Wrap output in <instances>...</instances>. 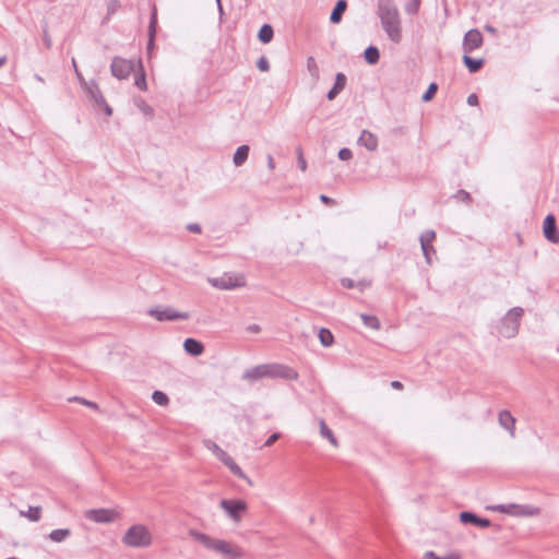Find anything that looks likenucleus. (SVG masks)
<instances>
[{"label": "nucleus", "mask_w": 559, "mask_h": 559, "mask_svg": "<svg viewBox=\"0 0 559 559\" xmlns=\"http://www.w3.org/2000/svg\"><path fill=\"white\" fill-rule=\"evenodd\" d=\"M377 15L388 37L395 44L402 40L401 17L394 0H378Z\"/></svg>", "instance_id": "nucleus-1"}, {"label": "nucleus", "mask_w": 559, "mask_h": 559, "mask_svg": "<svg viewBox=\"0 0 559 559\" xmlns=\"http://www.w3.org/2000/svg\"><path fill=\"white\" fill-rule=\"evenodd\" d=\"M194 537L205 548L219 552L226 559H237L241 556L240 549L231 543L212 538L204 533H195Z\"/></svg>", "instance_id": "nucleus-2"}, {"label": "nucleus", "mask_w": 559, "mask_h": 559, "mask_svg": "<svg viewBox=\"0 0 559 559\" xmlns=\"http://www.w3.org/2000/svg\"><path fill=\"white\" fill-rule=\"evenodd\" d=\"M524 314L521 307L511 308L500 320L498 331L506 338H512L519 333L520 322Z\"/></svg>", "instance_id": "nucleus-3"}, {"label": "nucleus", "mask_w": 559, "mask_h": 559, "mask_svg": "<svg viewBox=\"0 0 559 559\" xmlns=\"http://www.w3.org/2000/svg\"><path fill=\"white\" fill-rule=\"evenodd\" d=\"M123 542L131 547H147L152 543V537L145 526L133 525L124 534Z\"/></svg>", "instance_id": "nucleus-4"}, {"label": "nucleus", "mask_w": 559, "mask_h": 559, "mask_svg": "<svg viewBox=\"0 0 559 559\" xmlns=\"http://www.w3.org/2000/svg\"><path fill=\"white\" fill-rule=\"evenodd\" d=\"M203 443L204 447L210 450L224 465H226L234 475L240 478H246L240 466L219 445L210 439L204 440Z\"/></svg>", "instance_id": "nucleus-5"}, {"label": "nucleus", "mask_w": 559, "mask_h": 559, "mask_svg": "<svg viewBox=\"0 0 559 559\" xmlns=\"http://www.w3.org/2000/svg\"><path fill=\"white\" fill-rule=\"evenodd\" d=\"M88 97L94 102L95 106L103 108L106 116L110 117L112 115V108L106 103L105 97L103 96L102 91L99 90L96 81H88L87 86L83 88Z\"/></svg>", "instance_id": "nucleus-6"}, {"label": "nucleus", "mask_w": 559, "mask_h": 559, "mask_svg": "<svg viewBox=\"0 0 559 559\" xmlns=\"http://www.w3.org/2000/svg\"><path fill=\"white\" fill-rule=\"evenodd\" d=\"M147 313L155 318L157 321H176V320H188L190 314L188 312H181L174 310L170 307L160 309L158 307L151 308Z\"/></svg>", "instance_id": "nucleus-7"}, {"label": "nucleus", "mask_w": 559, "mask_h": 559, "mask_svg": "<svg viewBox=\"0 0 559 559\" xmlns=\"http://www.w3.org/2000/svg\"><path fill=\"white\" fill-rule=\"evenodd\" d=\"M265 378H281L285 380H296L298 373L290 367L280 364H264Z\"/></svg>", "instance_id": "nucleus-8"}, {"label": "nucleus", "mask_w": 559, "mask_h": 559, "mask_svg": "<svg viewBox=\"0 0 559 559\" xmlns=\"http://www.w3.org/2000/svg\"><path fill=\"white\" fill-rule=\"evenodd\" d=\"M209 283L218 289H234L237 287H241L245 285V281L242 276H233L228 274H224L221 277H212L209 278Z\"/></svg>", "instance_id": "nucleus-9"}, {"label": "nucleus", "mask_w": 559, "mask_h": 559, "mask_svg": "<svg viewBox=\"0 0 559 559\" xmlns=\"http://www.w3.org/2000/svg\"><path fill=\"white\" fill-rule=\"evenodd\" d=\"M133 68L132 61L119 57H115L110 66L111 74L118 80L127 79L133 71Z\"/></svg>", "instance_id": "nucleus-10"}, {"label": "nucleus", "mask_w": 559, "mask_h": 559, "mask_svg": "<svg viewBox=\"0 0 559 559\" xmlns=\"http://www.w3.org/2000/svg\"><path fill=\"white\" fill-rule=\"evenodd\" d=\"M495 511L507 513L511 515H534L538 513V509L531 506L519 504H499L491 508Z\"/></svg>", "instance_id": "nucleus-11"}, {"label": "nucleus", "mask_w": 559, "mask_h": 559, "mask_svg": "<svg viewBox=\"0 0 559 559\" xmlns=\"http://www.w3.org/2000/svg\"><path fill=\"white\" fill-rule=\"evenodd\" d=\"M436 239V233L433 230H426L420 235L419 241L423 254L427 264L432 263V254H436V250L432 246V241Z\"/></svg>", "instance_id": "nucleus-12"}, {"label": "nucleus", "mask_w": 559, "mask_h": 559, "mask_svg": "<svg viewBox=\"0 0 559 559\" xmlns=\"http://www.w3.org/2000/svg\"><path fill=\"white\" fill-rule=\"evenodd\" d=\"M221 507L226 511V513L235 521L240 520V513L247 510V503L242 500H228L223 499L221 501Z\"/></svg>", "instance_id": "nucleus-13"}, {"label": "nucleus", "mask_w": 559, "mask_h": 559, "mask_svg": "<svg viewBox=\"0 0 559 559\" xmlns=\"http://www.w3.org/2000/svg\"><path fill=\"white\" fill-rule=\"evenodd\" d=\"M483 34L478 29H469L463 38V50L465 53H469L478 49L483 45Z\"/></svg>", "instance_id": "nucleus-14"}, {"label": "nucleus", "mask_w": 559, "mask_h": 559, "mask_svg": "<svg viewBox=\"0 0 559 559\" xmlns=\"http://www.w3.org/2000/svg\"><path fill=\"white\" fill-rule=\"evenodd\" d=\"M544 237L551 243L559 242V231L557 227L556 217L554 214H548L543 223Z\"/></svg>", "instance_id": "nucleus-15"}, {"label": "nucleus", "mask_w": 559, "mask_h": 559, "mask_svg": "<svg viewBox=\"0 0 559 559\" xmlns=\"http://www.w3.org/2000/svg\"><path fill=\"white\" fill-rule=\"evenodd\" d=\"M118 513L110 509H92L88 510L85 516L96 523H110L116 520Z\"/></svg>", "instance_id": "nucleus-16"}, {"label": "nucleus", "mask_w": 559, "mask_h": 559, "mask_svg": "<svg viewBox=\"0 0 559 559\" xmlns=\"http://www.w3.org/2000/svg\"><path fill=\"white\" fill-rule=\"evenodd\" d=\"M460 521L463 524H471L478 527H489L491 525V522L489 519L480 518L476 513L471 511H463L460 513Z\"/></svg>", "instance_id": "nucleus-17"}, {"label": "nucleus", "mask_w": 559, "mask_h": 559, "mask_svg": "<svg viewBox=\"0 0 559 559\" xmlns=\"http://www.w3.org/2000/svg\"><path fill=\"white\" fill-rule=\"evenodd\" d=\"M346 75L344 73H336L335 81L331 90L326 94V98L329 100H333L336 98V96L344 90L346 85Z\"/></svg>", "instance_id": "nucleus-18"}, {"label": "nucleus", "mask_w": 559, "mask_h": 559, "mask_svg": "<svg viewBox=\"0 0 559 559\" xmlns=\"http://www.w3.org/2000/svg\"><path fill=\"white\" fill-rule=\"evenodd\" d=\"M185 350L191 356H200L204 352V345L197 338L188 337L183 342Z\"/></svg>", "instance_id": "nucleus-19"}, {"label": "nucleus", "mask_w": 559, "mask_h": 559, "mask_svg": "<svg viewBox=\"0 0 559 559\" xmlns=\"http://www.w3.org/2000/svg\"><path fill=\"white\" fill-rule=\"evenodd\" d=\"M358 144L366 147L368 151H376L378 147V138L368 130H362L358 138Z\"/></svg>", "instance_id": "nucleus-20"}, {"label": "nucleus", "mask_w": 559, "mask_h": 559, "mask_svg": "<svg viewBox=\"0 0 559 559\" xmlns=\"http://www.w3.org/2000/svg\"><path fill=\"white\" fill-rule=\"evenodd\" d=\"M156 31H157V13H156V9H153L151 16H150V24H148V41H147V52L148 53L154 49Z\"/></svg>", "instance_id": "nucleus-21"}, {"label": "nucleus", "mask_w": 559, "mask_h": 559, "mask_svg": "<svg viewBox=\"0 0 559 559\" xmlns=\"http://www.w3.org/2000/svg\"><path fill=\"white\" fill-rule=\"evenodd\" d=\"M346 9H347V1L338 0L335 3V5L330 14V22L332 24H338L342 21L343 14L345 13Z\"/></svg>", "instance_id": "nucleus-22"}, {"label": "nucleus", "mask_w": 559, "mask_h": 559, "mask_svg": "<svg viewBox=\"0 0 559 559\" xmlns=\"http://www.w3.org/2000/svg\"><path fill=\"white\" fill-rule=\"evenodd\" d=\"M250 147L247 144H242L237 147L233 156V163L236 167L242 166L248 159Z\"/></svg>", "instance_id": "nucleus-23"}, {"label": "nucleus", "mask_w": 559, "mask_h": 559, "mask_svg": "<svg viewBox=\"0 0 559 559\" xmlns=\"http://www.w3.org/2000/svg\"><path fill=\"white\" fill-rule=\"evenodd\" d=\"M262 378H265L264 365H259L251 369H247L242 374V379L249 380V381H257Z\"/></svg>", "instance_id": "nucleus-24"}, {"label": "nucleus", "mask_w": 559, "mask_h": 559, "mask_svg": "<svg viewBox=\"0 0 559 559\" xmlns=\"http://www.w3.org/2000/svg\"><path fill=\"white\" fill-rule=\"evenodd\" d=\"M463 63L471 73H476L483 68L485 60L483 58L475 59L465 53L463 56Z\"/></svg>", "instance_id": "nucleus-25"}, {"label": "nucleus", "mask_w": 559, "mask_h": 559, "mask_svg": "<svg viewBox=\"0 0 559 559\" xmlns=\"http://www.w3.org/2000/svg\"><path fill=\"white\" fill-rule=\"evenodd\" d=\"M274 37V29L271 24H263L258 32V39L262 44H269Z\"/></svg>", "instance_id": "nucleus-26"}, {"label": "nucleus", "mask_w": 559, "mask_h": 559, "mask_svg": "<svg viewBox=\"0 0 559 559\" xmlns=\"http://www.w3.org/2000/svg\"><path fill=\"white\" fill-rule=\"evenodd\" d=\"M318 337L323 347H331L335 343L333 333L326 328L319 329Z\"/></svg>", "instance_id": "nucleus-27"}, {"label": "nucleus", "mask_w": 559, "mask_h": 559, "mask_svg": "<svg viewBox=\"0 0 559 559\" xmlns=\"http://www.w3.org/2000/svg\"><path fill=\"white\" fill-rule=\"evenodd\" d=\"M364 58L367 63L373 66L378 63L380 59V51L376 46H368L364 51Z\"/></svg>", "instance_id": "nucleus-28"}, {"label": "nucleus", "mask_w": 559, "mask_h": 559, "mask_svg": "<svg viewBox=\"0 0 559 559\" xmlns=\"http://www.w3.org/2000/svg\"><path fill=\"white\" fill-rule=\"evenodd\" d=\"M320 435L328 439L333 447H337L338 442L333 431L326 426L325 421H320Z\"/></svg>", "instance_id": "nucleus-29"}, {"label": "nucleus", "mask_w": 559, "mask_h": 559, "mask_svg": "<svg viewBox=\"0 0 559 559\" xmlns=\"http://www.w3.org/2000/svg\"><path fill=\"white\" fill-rule=\"evenodd\" d=\"M70 535H71L70 530H68V528H58V530H53V531L50 532L49 538L52 542L61 543V542L66 540Z\"/></svg>", "instance_id": "nucleus-30"}, {"label": "nucleus", "mask_w": 559, "mask_h": 559, "mask_svg": "<svg viewBox=\"0 0 559 559\" xmlns=\"http://www.w3.org/2000/svg\"><path fill=\"white\" fill-rule=\"evenodd\" d=\"M360 318H361L362 323L367 328H370V329H373V330H379L380 326H381L380 321H379V319L376 316H371V314H367V313H361Z\"/></svg>", "instance_id": "nucleus-31"}, {"label": "nucleus", "mask_w": 559, "mask_h": 559, "mask_svg": "<svg viewBox=\"0 0 559 559\" xmlns=\"http://www.w3.org/2000/svg\"><path fill=\"white\" fill-rule=\"evenodd\" d=\"M22 515L26 516L28 520L33 522H37L41 515L40 507H29L27 512H21Z\"/></svg>", "instance_id": "nucleus-32"}, {"label": "nucleus", "mask_w": 559, "mask_h": 559, "mask_svg": "<svg viewBox=\"0 0 559 559\" xmlns=\"http://www.w3.org/2000/svg\"><path fill=\"white\" fill-rule=\"evenodd\" d=\"M307 68H308L310 75L313 78V80L318 81L319 76H320V72H319V68H318L313 57H308Z\"/></svg>", "instance_id": "nucleus-33"}, {"label": "nucleus", "mask_w": 559, "mask_h": 559, "mask_svg": "<svg viewBox=\"0 0 559 559\" xmlns=\"http://www.w3.org/2000/svg\"><path fill=\"white\" fill-rule=\"evenodd\" d=\"M152 400L160 406L167 405L169 402V399L166 393L159 390H155L152 394Z\"/></svg>", "instance_id": "nucleus-34"}, {"label": "nucleus", "mask_w": 559, "mask_h": 559, "mask_svg": "<svg viewBox=\"0 0 559 559\" xmlns=\"http://www.w3.org/2000/svg\"><path fill=\"white\" fill-rule=\"evenodd\" d=\"M437 91L438 84L435 82L430 83L426 92L421 95V100L425 103L430 102L435 97Z\"/></svg>", "instance_id": "nucleus-35"}, {"label": "nucleus", "mask_w": 559, "mask_h": 559, "mask_svg": "<svg viewBox=\"0 0 559 559\" xmlns=\"http://www.w3.org/2000/svg\"><path fill=\"white\" fill-rule=\"evenodd\" d=\"M453 198L460 202H463L465 204H471L473 202V198L466 190H459L455 194H453Z\"/></svg>", "instance_id": "nucleus-36"}, {"label": "nucleus", "mask_w": 559, "mask_h": 559, "mask_svg": "<svg viewBox=\"0 0 559 559\" xmlns=\"http://www.w3.org/2000/svg\"><path fill=\"white\" fill-rule=\"evenodd\" d=\"M420 0H411L405 4V12L409 15H414L418 12Z\"/></svg>", "instance_id": "nucleus-37"}, {"label": "nucleus", "mask_w": 559, "mask_h": 559, "mask_svg": "<svg viewBox=\"0 0 559 559\" xmlns=\"http://www.w3.org/2000/svg\"><path fill=\"white\" fill-rule=\"evenodd\" d=\"M134 84L138 88H140L141 91H146L147 88V84H146V79H145V73L144 71H141L140 73H138L135 75V79H134Z\"/></svg>", "instance_id": "nucleus-38"}, {"label": "nucleus", "mask_w": 559, "mask_h": 559, "mask_svg": "<svg viewBox=\"0 0 559 559\" xmlns=\"http://www.w3.org/2000/svg\"><path fill=\"white\" fill-rule=\"evenodd\" d=\"M72 64H73V68H74V72H75V75H76V79L81 85L82 88H84L85 86H87L88 84V81H86L83 76V74L80 72V70L78 69V66H76V62L74 59H72Z\"/></svg>", "instance_id": "nucleus-39"}, {"label": "nucleus", "mask_w": 559, "mask_h": 559, "mask_svg": "<svg viewBox=\"0 0 559 559\" xmlns=\"http://www.w3.org/2000/svg\"><path fill=\"white\" fill-rule=\"evenodd\" d=\"M257 68L262 71L266 72L270 70V62L266 57L262 56L257 61Z\"/></svg>", "instance_id": "nucleus-40"}, {"label": "nucleus", "mask_w": 559, "mask_h": 559, "mask_svg": "<svg viewBox=\"0 0 559 559\" xmlns=\"http://www.w3.org/2000/svg\"><path fill=\"white\" fill-rule=\"evenodd\" d=\"M337 157L341 160H349L353 157V153L348 147H343L338 151Z\"/></svg>", "instance_id": "nucleus-41"}, {"label": "nucleus", "mask_w": 559, "mask_h": 559, "mask_svg": "<svg viewBox=\"0 0 559 559\" xmlns=\"http://www.w3.org/2000/svg\"><path fill=\"white\" fill-rule=\"evenodd\" d=\"M69 401H70V402H72V401H74V402H79V403H81V404H83V405L90 406V407L95 408V409H97V408H98V406H97V404H96V403H94V402H92V401H87V400L82 399V397H79V396L70 397V399H69Z\"/></svg>", "instance_id": "nucleus-42"}, {"label": "nucleus", "mask_w": 559, "mask_h": 559, "mask_svg": "<svg viewBox=\"0 0 559 559\" xmlns=\"http://www.w3.org/2000/svg\"><path fill=\"white\" fill-rule=\"evenodd\" d=\"M136 105L145 115H153V108L148 106L142 98L136 100Z\"/></svg>", "instance_id": "nucleus-43"}, {"label": "nucleus", "mask_w": 559, "mask_h": 559, "mask_svg": "<svg viewBox=\"0 0 559 559\" xmlns=\"http://www.w3.org/2000/svg\"><path fill=\"white\" fill-rule=\"evenodd\" d=\"M499 424L510 432L511 437H514L515 421H499Z\"/></svg>", "instance_id": "nucleus-44"}, {"label": "nucleus", "mask_w": 559, "mask_h": 559, "mask_svg": "<svg viewBox=\"0 0 559 559\" xmlns=\"http://www.w3.org/2000/svg\"><path fill=\"white\" fill-rule=\"evenodd\" d=\"M186 229L190 233H193V234H201L202 233V227L200 224L198 223H190L186 226Z\"/></svg>", "instance_id": "nucleus-45"}, {"label": "nucleus", "mask_w": 559, "mask_h": 559, "mask_svg": "<svg viewBox=\"0 0 559 559\" xmlns=\"http://www.w3.org/2000/svg\"><path fill=\"white\" fill-rule=\"evenodd\" d=\"M298 167L300 170L305 171L307 169V162L305 157L302 156V152L300 148H298Z\"/></svg>", "instance_id": "nucleus-46"}, {"label": "nucleus", "mask_w": 559, "mask_h": 559, "mask_svg": "<svg viewBox=\"0 0 559 559\" xmlns=\"http://www.w3.org/2000/svg\"><path fill=\"white\" fill-rule=\"evenodd\" d=\"M281 438V433L280 432H274L272 433L267 440L265 441L264 443V447H271L272 444H274L278 439Z\"/></svg>", "instance_id": "nucleus-47"}, {"label": "nucleus", "mask_w": 559, "mask_h": 559, "mask_svg": "<svg viewBox=\"0 0 559 559\" xmlns=\"http://www.w3.org/2000/svg\"><path fill=\"white\" fill-rule=\"evenodd\" d=\"M341 284L343 287L348 288V289L356 287V283L352 278H348V277H343L341 280Z\"/></svg>", "instance_id": "nucleus-48"}, {"label": "nucleus", "mask_w": 559, "mask_h": 559, "mask_svg": "<svg viewBox=\"0 0 559 559\" xmlns=\"http://www.w3.org/2000/svg\"><path fill=\"white\" fill-rule=\"evenodd\" d=\"M498 419H515L508 409H501L498 413Z\"/></svg>", "instance_id": "nucleus-49"}, {"label": "nucleus", "mask_w": 559, "mask_h": 559, "mask_svg": "<svg viewBox=\"0 0 559 559\" xmlns=\"http://www.w3.org/2000/svg\"><path fill=\"white\" fill-rule=\"evenodd\" d=\"M320 201L326 205H335L336 201L325 194L320 195Z\"/></svg>", "instance_id": "nucleus-50"}, {"label": "nucleus", "mask_w": 559, "mask_h": 559, "mask_svg": "<svg viewBox=\"0 0 559 559\" xmlns=\"http://www.w3.org/2000/svg\"><path fill=\"white\" fill-rule=\"evenodd\" d=\"M425 559H453L451 556H447V557H439L436 555V552L433 551H427L425 554Z\"/></svg>", "instance_id": "nucleus-51"}, {"label": "nucleus", "mask_w": 559, "mask_h": 559, "mask_svg": "<svg viewBox=\"0 0 559 559\" xmlns=\"http://www.w3.org/2000/svg\"><path fill=\"white\" fill-rule=\"evenodd\" d=\"M467 104H468L469 106H476V105H478V97H477V95H476V94H474V93H473V94H471V95H468V97H467Z\"/></svg>", "instance_id": "nucleus-52"}, {"label": "nucleus", "mask_w": 559, "mask_h": 559, "mask_svg": "<svg viewBox=\"0 0 559 559\" xmlns=\"http://www.w3.org/2000/svg\"><path fill=\"white\" fill-rule=\"evenodd\" d=\"M370 285V282L366 281V280H361L359 282L356 283V287L360 290V292H364L366 287H368Z\"/></svg>", "instance_id": "nucleus-53"}, {"label": "nucleus", "mask_w": 559, "mask_h": 559, "mask_svg": "<svg viewBox=\"0 0 559 559\" xmlns=\"http://www.w3.org/2000/svg\"><path fill=\"white\" fill-rule=\"evenodd\" d=\"M247 331L249 333H259L261 331V328L258 324H250L247 326Z\"/></svg>", "instance_id": "nucleus-54"}, {"label": "nucleus", "mask_w": 559, "mask_h": 559, "mask_svg": "<svg viewBox=\"0 0 559 559\" xmlns=\"http://www.w3.org/2000/svg\"><path fill=\"white\" fill-rule=\"evenodd\" d=\"M267 167L269 169L273 170L275 168V163H274V159L272 157V155H267Z\"/></svg>", "instance_id": "nucleus-55"}, {"label": "nucleus", "mask_w": 559, "mask_h": 559, "mask_svg": "<svg viewBox=\"0 0 559 559\" xmlns=\"http://www.w3.org/2000/svg\"><path fill=\"white\" fill-rule=\"evenodd\" d=\"M391 386L395 390H402L403 383L401 381L394 380L391 382Z\"/></svg>", "instance_id": "nucleus-56"}, {"label": "nucleus", "mask_w": 559, "mask_h": 559, "mask_svg": "<svg viewBox=\"0 0 559 559\" xmlns=\"http://www.w3.org/2000/svg\"><path fill=\"white\" fill-rule=\"evenodd\" d=\"M485 31L492 35H495L497 33L496 27H493L492 25H489V24L485 26Z\"/></svg>", "instance_id": "nucleus-57"}, {"label": "nucleus", "mask_w": 559, "mask_h": 559, "mask_svg": "<svg viewBox=\"0 0 559 559\" xmlns=\"http://www.w3.org/2000/svg\"><path fill=\"white\" fill-rule=\"evenodd\" d=\"M44 41H45V45L46 47H50L51 43H50V38L48 37V35L46 34V32H44Z\"/></svg>", "instance_id": "nucleus-58"}, {"label": "nucleus", "mask_w": 559, "mask_h": 559, "mask_svg": "<svg viewBox=\"0 0 559 559\" xmlns=\"http://www.w3.org/2000/svg\"><path fill=\"white\" fill-rule=\"evenodd\" d=\"M217 9H218V12H219V17L222 20L223 16H224V8H223V5H221V7H217Z\"/></svg>", "instance_id": "nucleus-59"}, {"label": "nucleus", "mask_w": 559, "mask_h": 559, "mask_svg": "<svg viewBox=\"0 0 559 559\" xmlns=\"http://www.w3.org/2000/svg\"><path fill=\"white\" fill-rule=\"evenodd\" d=\"M35 79L43 82V79L38 74H35Z\"/></svg>", "instance_id": "nucleus-60"}, {"label": "nucleus", "mask_w": 559, "mask_h": 559, "mask_svg": "<svg viewBox=\"0 0 559 559\" xmlns=\"http://www.w3.org/2000/svg\"><path fill=\"white\" fill-rule=\"evenodd\" d=\"M215 1H216L217 7L223 5V4H222V0H215Z\"/></svg>", "instance_id": "nucleus-61"}, {"label": "nucleus", "mask_w": 559, "mask_h": 559, "mask_svg": "<svg viewBox=\"0 0 559 559\" xmlns=\"http://www.w3.org/2000/svg\"><path fill=\"white\" fill-rule=\"evenodd\" d=\"M5 61H7L5 57H2V59H1L2 66L5 63Z\"/></svg>", "instance_id": "nucleus-62"}, {"label": "nucleus", "mask_w": 559, "mask_h": 559, "mask_svg": "<svg viewBox=\"0 0 559 559\" xmlns=\"http://www.w3.org/2000/svg\"><path fill=\"white\" fill-rule=\"evenodd\" d=\"M7 559H19V558H15V557H10V558H7Z\"/></svg>", "instance_id": "nucleus-63"}]
</instances>
